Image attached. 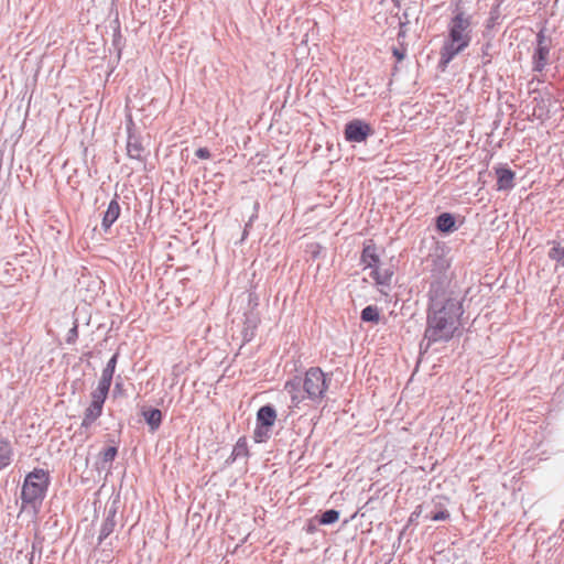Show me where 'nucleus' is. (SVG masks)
<instances>
[{
  "mask_svg": "<svg viewBox=\"0 0 564 564\" xmlns=\"http://www.w3.org/2000/svg\"><path fill=\"white\" fill-rule=\"evenodd\" d=\"M463 300L455 295H429L426 326L420 349L426 352L434 344L448 343L462 326Z\"/></svg>",
  "mask_w": 564,
  "mask_h": 564,
  "instance_id": "obj_1",
  "label": "nucleus"
},
{
  "mask_svg": "<svg viewBox=\"0 0 564 564\" xmlns=\"http://www.w3.org/2000/svg\"><path fill=\"white\" fill-rule=\"evenodd\" d=\"M471 40V15L456 9L447 23V35L440 50L437 69L445 72L449 63L470 45Z\"/></svg>",
  "mask_w": 564,
  "mask_h": 564,
  "instance_id": "obj_2",
  "label": "nucleus"
},
{
  "mask_svg": "<svg viewBox=\"0 0 564 564\" xmlns=\"http://www.w3.org/2000/svg\"><path fill=\"white\" fill-rule=\"evenodd\" d=\"M330 378L318 367H312L304 378L295 377L284 384L291 398L292 406L297 408L305 399L319 403L328 389Z\"/></svg>",
  "mask_w": 564,
  "mask_h": 564,
  "instance_id": "obj_3",
  "label": "nucleus"
},
{
  "mask_svg": "<svg viewBox=\"0 0 564 564\" xmlns=\"http://www.w3.org/2000/svg\"><path fill=\"white\" fill-rule=\"evenodd\" d=\"M426 262L430 272L429 295H454L453 292L448 291L451 260L444 251L436 250L431 253Z\"/></svg>",
  "mask_w": 564,
  "mask_h": 564,
  "instance_id": "obj_4",
  "label": "nucleus"
},
{
  "mask_svg": "<svg viewBox=\"0 0 564 564\" xmlns=\"http://www.w3.org/2000/svg\"><path fill=\"white\" fill-rule=\"evenodd\" d=\"M48 489V474L41 468L29 473L21 490L22 509L31 508L37 512Z\"/></svg>",
  "mask_w": 564,
  "mask_h": 564,
  "instance_id": "obj_5",
  "label": "nucleus"
},
{
  "mask_svg": "<svg viewBox=\"0 0 564 564\" xmlns=\"http://www.w3.org/2000/svg\"><path fill=\"white\" fill-rule=\"evenodd\" d=\"M108 397V393L94 390L91 392V402L84 412V417L80 424L82 429H89L93 423L101 416L104 403Z\"/></svg>",
  "mask_w": 564,
  "mask_h": 564,
  "instance_id": "obj_6",
  "label": "nucleus"
},
{
  "mask_svg": "<svg viewBox=\"0 0 564 564\" xmlns=\"http://www.w3.org/2000/svg\"><path fill=\"white\" fill-rule=\"evenodd\" d=\"M551 41L546 39L544 30L536 34V47L532 56L533 72L541 73L544 70L549 62Z\"/></svg>",
  "mask_w": 564,
  "mask_h": 564,
  "instance_id": "obj_7",
  "label": "nucleus"
},
{
  "mask_svg": "<svg viewBox=\"0 0 564 564\" xmlns=\"http://www.w3.org/2000/svg\"><path fill=\"white\" fill-rule=\"evenodd\" d=\"M370 132V127L360 120H354L346 124L345 137L350 142H362Z\"/></svg>",
  "mask_w": 564,
  "mask_h": 564,
  "instance_id": "obj_8",
  "label": "nucleus"
},
{
  "mask_svg": "<svg viewBox=\"0 0 564 564\" xmlns=\"http://www.w3.org/2000/svg\"><path fill=\"white\" fill-rule=\"evenodd\" d=\"M435 228L443 235H449L458 229L454 214L444 212L435 217Z\"/></svg>",
  "mask_w": 564,
  "mask_h": 564,
  "instance_id": "obj_9",
  "label": "nucleus"
},
{
  "mask_svg": "<svg viewBox=\"0 0 564 564\" xmlns=\"http://www.w3.org/2000/svg\"><path fill=\"white\" fill-rule=\"evenodd\" d=\"M497 175V189L509 191L514 187V172L503 165L495 167Z\"/></svg>",
  "mask_w": 564,
  "mask_h": 564,
  "instance_id": "obj_10",
  "label": "nucleus"
},
{
  "mask_svg": "<svg viewBox=\"0 0 564 564\" xmlns=\"http://www.w3.org/2000/svg\"><path fill=\"white\" fill-rule=\"evenodd\" d=\"M120 212L121 208L116 195L115 198L110 200L102 217L101 227L105 231L109 230L113 223L119 218Z\"/></svg>",
  "mask_w": 564,
  "mask_h": 564,
  "instance_id": "obj_11",
  "label": "nucleus"
},
{
  "mask_svg": "<svg viewBox=\"0 0 564 564\" xmlns=\"http://www.w3.org/2000/svg\"><path fill=\"white\" fill-rule=\"evenodd\" d=\"M275 420L276 411L272 405H263L258 410L257 424L271 429L274 425Z\"/></svg>",
  "mask_w": 564,
  "mask_h": 564,
  "instance_id": "obj_12",
  "label": "nucleus"
},
{
  "mask_svg": "<svg viewBox=\"0 0 564 564\" xmlns=\"http://www.w3.org/2000/svg\"><path fill=\"white\" fill-rule=\"evenodd\" d=\"M116 509H109L107 516L101 524L99 535H98V544H101L104 540H106L115 530L116 527Z\"/></svg>",
  "mask_w": 564,
  "mask_h": 564,
  "instance_id": "obj_13",
  "label": "nucleus"
},
{
  "mask_svg": "<svg viewBox=\"0 0 564 564\" xmlns=\"http://www.w3.org/2000/svg\"><path fill=\"white\" fill-rule=\"evenodd\" d=\"M142 416L151 432L159 430L162 423V412L159 409L150 408L142 411Z\"/></svg>",
  "mask_w": 564,
  "mask_h": 564,
  "instance_id": "obj_14",
  "label": "nucleus"
},
{
  "mask_svg": "<svg viewBox=\"0 0 564 564\" xmlns=\"http://www.w3.org/2000/svg\"><path fill=\"white\" fill-rule=\"evenodd\" d=\"M144 149L139 139L129 133L127 142V153L130 159L142 161V153Z\"/></svg>",
  "mask_w": 564,
  "mask_h": 564,
  "instance_id": "obj_15",
  "label": "nucleus"
},
{
  "mask_svg": "<svg viewBox=\"0 0 564 564\" xmlns=\"http://www.w3.org/2000/svg\"><path fill=\"white\" fill-rule=\"evenodd\" d=\"M13 451L11 444L1 438L0 440V470L8 467L12 460Z\"/></svg>",
  "mask_w": 564,
  "mask_h": 564,
  "instance_id": "obj_16",
  "label": "nucleus"
},
{
  "mask_svg": "<svg viewBox=\"0 0 564 564\" xmlns=\"http://www.w3.org/2000/svg\"><path fill=\"white\" fill-rule=\"evenodd\" d=\"M361 262L367 268H377L379 263V257L373 246H366L362 250Z\"/></svg>",
  "mask_w": 564,
  "mask_h": 564,
  "instance_id": "obj_17",
  "label": "nucleus"
},
{
  "mask_svg": "<svg viewBox=\"0 0 564 564\" xmlns=\"http://www.w3.org/2000/svg\"><path fill=\"white\" fill-rule=\"evenodd\" d=\"M118 449L116 446H110L106 449H104L100 453V466H98V469L100 470H109L111 463L115 460L117 456Z\"/></svg>",
  "mask_w": 564,
  "mask_h": 564,
  "instance_id": "obj_18",
  "label": "nucleus"
},
{
  "mask_svg": "<svg viewBox=\"0 0 564 564\" xmlns=\"http://www.w3.org/2000/svg\"><path fill=\"white\" fill-rule=\"evenodd\" d=\"M113 373H115V369L106 366L102 369L101 378L98 381V386H97L96 390H99L100 392L102 391V392L109 393Z\"/></svg>",
  "mask_w": 564,
  "mask_h": 564,
  "instance_id": "obj_19",
  "label": "nucleus"
},
{
  "mask_svg": "<svg viewBox=\"0 0 564 564\" xmlns=\"http://www.w3.org/2000/svg\"><path fill=\"white\" fill-rule=\"evenodd\" d=\"M551 243L553 247L547 253L549 258L556 262V267H564V247L555 241H552Z\"/></svg>",
  "mask_w": 564,
  "mask_h": 564,
  "instance_id": "obj_20",
  "label": "nucleus"
},
{
  "mask_svg": "<svg viewBox=\"0 0 564 564\" xmlns=\"http://www.w3.org/2000/svg\"><path fill=\"white\" fill-rule=\"evenodd\" d=\"M248 445H247V441L245 437H240L236 445L234 446V449H232V453H231V456L234 457V459H237L239 457H246L248 456Z\"/></svg>",
  "mask_w": 564,
  "mask_h": 564,
  "instance_id": "obj_21",
  "label": "nucleus"
},
{
  "mask_svg": "<svg viewBox=\"0 0 564 564\" xmlns=\"http://www.w3.org/2000/svg\"><path fill=\"white\" fill-rule=\"evenodd\" d=\"M338 519H339V511H337L335 509H328L321 514L318 522H319V524L328 525V524L335 523L336 521H338Z\"/></svg>",
  "mask_w": 564,
  "mask_h": 564,
  "instance_id": "obj_22",
  "label": "nucleus"
},
{
  "mask_svg": "<svg viewBox=\"0 0 564 564\" xmlns=\"http://www.w3.org/2000/svg\"><path fill=\"white\" fill-rule=\"evenodd\" d=\"M379 318V311L376 306L368 305L361 311V319L364 322H378Z\"/></svg>",
  "mask_w": 564,
  "mask_h": 564,
  "instance_id": "obj_23",
  "label": "nucleus"
},
{
  "mask_svg": "<svg viewBox=\"0 0 564 564\" xmlns=\"http://www.w3.org/2000/svg\"><path fill=\"white\" fill-rule=\"evenodd\" d=\"M269 437H270V427L257 424L254 432H253L254 442L262 443V442H265Z\"/></svg>",
  "mask_w": 564,
  "mask_h": 564,
  "instance_id": "obj_24",
  "label": "nucleus"
},
{
  "mask_svg": "<svg viewBox=\"0 0 564 564\" xmlns=\"http://www.w3.org/2000/svg\"><path fill=\"white\" fill-rule=\"evenodd\" d=\"M425 518L431 521H445L449 519V512L446 509H440L437 511H431Z\"/></svg>",
  "mask_w": 564,
  "mask_h": 564,
  "instance_id": "obj_25",
  "label": "nucleus"
},
{
  "mask_svg": "<svg viewBox=\"0 0 564 564\" xmlns=\"http://www.w3.org/2000/svg\"><path fill=\"white\" fill-rule=\"evenodd\" d=\"M399 20V32H398V42L399 44L403 43L404 44V39H405V35H406V32H408V25L410 24V21L406 20V21H402L401 17L398 18Z\"/></svg>",
  "mask_w": 564,
  "mask_h": 564,
  "instance_id": "obj_26",
  "label": "nucleus"
},
{
  "mask_svg": "<svg viewBox=\"0 0 564 564\" xmlns=\"http://www.w3.org/2000/svg\"><path fill=\"white\" fill-rule=\"evenodd\" d=\"M392 54L398 61H401L406 55V47L404 46L403 43H401L399 47L392 48Z\"/></svg>",
  "mask_w": 564,
  "mask_h": 564,
  "instance_id": "obj_27",
  "label": "nucleus"
},
{
  "mask_svg": "<svg viewBox=\"0 0 564 564\" xmlns=\"http://www.w3.org/2000/svg\"><path fill=\"white\" fill-rule=\"evenodd\" d=\"M489 48H490V43H486L481 47V54H482V57H484L482 65H487L488 63H490Z\"/></svg>",
  "mask_w": 564,
  "mask_h": 564,
  "instance_id": "obj_28",
  "label": "nucleus"
},
{
  "mask_svg": "<svg viewBox=\"0 0 564 564\" xmlns=\"http://www.w3.org/2000/svg\"><path fill=\"white\" fill-rule=\"evenodd\" d=\"M195 155L198 159L206 160L210 158V152L207 148H199L195 151Z\"/></svg>",
  "mask_w": 564,
  "mask_h": 564,
  "instance_id": "obj_29",
  "label": "nucleus"
},
{
  "mask_svg": "<svg viewBox=\"0 0 564 564\" xmlns=\"http://www.w3.org/2000/svg\"><path fill=\"white\" fill-rule=\"evenodd\" d=\"M78 336L77 325H74L67 334V343H74Z\"/></svg>",
  "mask_w": 564,
  "mask_h": 564,
  "instance_id": "obj_30",
  "label": "nucleus"
},
{
  "mask_svg": "<svg viewBox=\"0 0 564 564\" xmlns=\"http://www.w3.org/2000/svg\"><path fill=\"white\" fill-rule=\"evenodd\" d=\"M117 360H118V354H115L112 355V357L108 360L107 365L108 367L110 368H113L116 370V366H117Z\"/></svg>",
  "mask_w": 564,
  "mask_h": 564,
  "instance_id": "obj_31",
  "label": "nucleus"
},
{
  "mask_svg": "<svg viewBox=\"0 0 564 564\" xmlns=\"http://www.w3.org/2000/svg\"><path fill=\"white\" fill-rule=\"evenodd\" d=\"M402 21H406L409 20L410 21V12H409V9H406L404 12H403V17L401 18Z\"/></svg>",
  "mask_w": 564,
  "mask_h": 564,
  "instance_id": "obj_32",
  "label": "nucleus"
},
{
  "mask_svg": "<svg viewBox=\"0 0 564 564\" xmlns=\"http://www.w3.org/2000/svg\"><path fill=\"white\" fill-rule=\"evenodd\" d=\"M247 336H248V333L246 332V333H245V339H246L247 341H250L251 337H249V338H248Z\"/></svg>",
  "mask_w": 564,
  "mask_h": 564,
  "instance_id": "obj_33",
  "label": "nucleus"
},
{
  "mask_svg": "<svg viewBox=\"0 0 564 564\" xmlns=\"http://www.w3.org/2000/svg\"><path fill=\"white\" fill-rule=\"evenodd\" d=\"M397 6H399V1L398 0H392Z\"/></svg>",
  "mask_w": 564,
  "mask_h": 564,
  "instance_id": "obj_34",
  "label": "nucleus"
}]
</instances>
